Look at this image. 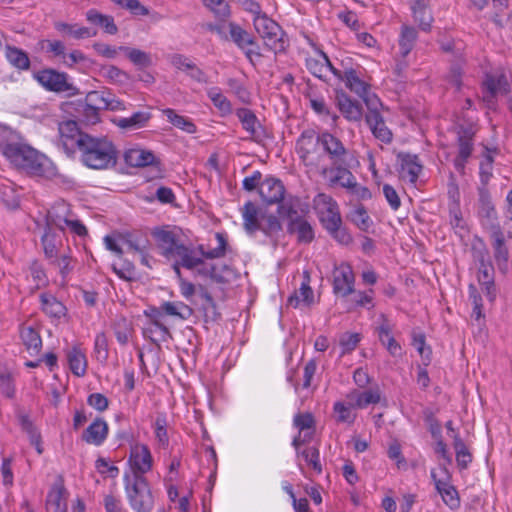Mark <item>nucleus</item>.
<instances>
[{
  "label": "nucleus",
  "mask_w": 512,
  "mask_h": 512,
  "mask_svg": "<svg viewBox=\"0 0 512 512\" xmlns=\"http://www.w3.org/2000/svg\"><path fill=\"white\" fill-rule=\"evenodd\" d=\"M353 158L352 152L340 138L327 130L323 131L322 163L327 165L329 174H333L329 180H348Z\"/></svg>",
  "instance_id": "nucleus-1"
},
{
  "label": "nucleus",
  "mask_w": 512,
  "mask_h": 512,
  "mask_svg": "<svg viewBox=\"0 0 512 512\" xmlns=\"http://www.w3.org/2000/svg\"><path fill=\"white\" fill-rule=\"evenodd\" d=\"M81 162L96 170L114 167L118 160V151L111 140L107 137H94L88 135L85 141H80Z\"/></svg>",
  "instance_id": "nucleus-2"
},
{
  "label": "nucleus",
  "mask_w": 512,
  "mask_h": 512,
  "mask_svg": "<svg viewBox=\"0 0 512 512\" xmlns=\"http://www.w3.org/2000/svg\"><path fill=\"white\" fill-rule=\"evenodd\" d=\"M323 131L317 132L309 128L302 131L295 143V151L307 168L308 172L318 174L323 178L329 175L325 163H322Z\"/></svg>",
  "instance_id": "nucleus-3"
},
{
  "label": "nucleus",
  "mask_w": 512,
  "mask_h": 512,
  "mask_svg": "<svg viewBox=\"0 0 512 512\" xmlns=\"http://www.w3.org/2000/svg\"><path fill=\"white\" fill-rule=\"evenodd\" d=\"M153 235L161 249V254L166 259L181 258L182 266L189 270L203 264V259L195 255V250L181 243L174 232L157 229Z\"/></svg>",
  "instance_id": "nucleus-4"
},
{
  "label": "nucleus",
  "mask_w": 512,
  "mask_h": 512,
  "mask_svg": "<svg viewBox=\"0 0 512 512\" xmlns=\"http://www.w3.org/2000/svg\"><path fill=\"white\" fill-rule=\"evenodd\" d=\"M1 150L17 167L31 174H44L47 159L31 146L20 142H8L1 146Z\"/></svg>",
  "instance_id": "nucleus-5"
},
{
  "label": "nucleus",
  "mask_w": 512,
  "mask_h": 512,
  "mask_svg": "<svg viewBox=\"0 0 512 512\" xmlns=\"http://www.w3.org/2000/svg\"><path fill=\"white\" fill-rule=\"evenodd\" d=\"M125 492L131 508L136 512H150L154 507V496L145 476L124 475Z\"/></svg>",
  "instance_id": "nucleus-6"
},
{
  "label": "nucleus",
  "mask_w": 512,
  "mask_h": 512,
  "mask_svg": "<svg viewBox=\"0 0 512 512\" xmlns=\"http://www.w3.org/2000/svg\"><path fill=\"white\" fill-rule=\"evenodd\" d=\"M253 24L267 48L274 53H280L285 50V32L276 21L268 17L267 14H263L254 16Z\"/></svg>",
  "instance_id": "nucleus-7"
},
{
  "label": "nucleus",
  "mask_w": 512,
  "mask_h": 512,
  "mask_svg": "<svg viewBox=\"0 0 512 512\" xmlns=\"http://www.w3.org/2000/svg\"><path fill=\"white\" fill-rule=\"evenodd\" d=\"M313 207L327 232L342 224L338 204L330 195L318 193L313 199Z\"/></svg>",
  "instance_id": "nucleus-8"
},
{
  "label": "nucleus",
  "mask_w": 512,
  "mask_h": 512,
  "mask_svg": "<svg viewBox=\"0 0 512 512\" xmlns=\"http://www.w3.org/2000/svg\"><path fill=\"white\" fill-rule=\"evenodd\" d=\"M60 144L68 156H73L81 147L80 141H85L89 134L82 132L76 121L67 120L58 126Z\"/></svg>",
  "instance_id": "nucleus-9"
},
{
  "label": "nucleus",
  "mask_w": 512,
  "mask_h": 512,
  "mask_svg": "<svg viewBox=\"0 0 512 512\" xmlns=\"http://www.w3.org/2000/svg\"><path fill=\"white\" fill-rule=\"evenodd\" d=\"M236 116L241 122L242 128L249 134V140L257 144H263L270 138L267 129L251 109L239 108L236 111Z\"/></svg>",
  "instance_id": "nucleus-10"
},
{
  "label": "nucleus",
  "mask_w": 512,
  "mask_h": 512,
  "mask_svg": "<svg viewBox=\"0 0 512 512\" xmlns=\"http://www.w3.org/2000/svg\"><path fill=\"white\" fill-rule=\"evenodd\" d=\"M129 463L132 474L130 476H145L153 467V458L147 445L136 443L130 448Z\"/></svg>",
  "instance_id": "nucleus-11"
},
{
  "label": "nucleus",
  "mask_w": 512,
  "mask_h": 512,
  "mask_svg": "<svg viewBox=\"0 0 512 512\" xmlns=\"http://www.w3.org/2000/svg\"><path fill=\"white\" fill-rule=\"evenodd\" d=\"M355 276L348 263H341L333 270V293L337 296L347 297L355 293Z\"/></svg>",
  "instance_id": "nucleus-12"
},
{
  "label": "nucleus",
  "mask_w": 512,
  "mask_h": 512,
  "mask_svg": "<svg viewBox=\"0 0 512 512\" xmlns=\"http://www.w3.org/2000/svg\"><path fill=\"white\" fill-rule=\"evenodd\" d=\"M34 78L47 90L53 92L68 91L71 85L68 83L67 74L55 69H43L34 74Z\"/></svg>",
  "instance_id": "nucleus-13"
},
{
  "label": "nucleus",
  "mask_w": 512,
  "mask_h": 512,
  "mask_svg": "<svg viewBox=\"0 0 512 512\" xmlns=\"http://www.w3.org/2000/svg\"><path fill=\"white\" fill-rule=\"evenodd\" d=\"M479 209L478 214L485 229L493 232V227H501L497 221V212L491 201L489 191L485 187H478Z\"/></svg>",
  "instance_id": "nucleus-14"
},
{
  "label": "nucleus",
  "mask_w": 512,
  "mask_h": 512,
  "mask_svg": "<svg viewBox=\"0 0 512 512\" xmlns=\"http://www.w3.org/2000/svg\"><path fill=\"white\" fill-rule=\"evenodd\" d=\"M335 103L347 121L358 122L362 119V105L357 100L352 99L346 92L336 91Z\"/></svg>",
  "instance_id": "nucleus-15"
},
{
  "label": "nucleus",
  "mask_w": 512,
  "mask_h": 512,
  "mask_svg": "<svg viewBox=\"0 0 512 512\" xmlns=\"http://www.w3.org/2000/svg\"><path fill=\"white\" fill-rule=\"evenodd\" d=\"M285 192L282 181L272 176L265 178L259 187V195L267 205L279 203L283 200Z\"/></svg>",
  "instance_id": "nucleus-16"
},
{
  "label": "nucleus",
  "mask_w": 512,
  "mask_h": 512,
  "mask_svg": "<svg viewBox=\"0 0 512 512\" xmlns=\"http://www.w3.org/2000/svg\"><path fill=\"white\" fill-rule=\"evenodd\" d=\"M492 239V247L494 250V259L502 273H506L508 269V249L505 245L504 233L501 227H493V232H490Z\"/></svg>",
  "instance_id": "nucleus-17"
},
{
  "label": "nucleus",
  "mask_w": 512,
  "mask_h": 512,
  "mask_svg": "<svg viewBox=\"0 0 512 512\" xmlns=\"http://www.w3.org/2000/svg\"><path fill=\"white\" fill-rule=\"evenodd\" d=\"M67 497L68 492L64 486L62 477H59L49 491L46 499L48 509L53 512H67Z\"/></svg>",
  "instance_id": "nucleus-18"
},
{
  "label": "nucleus",
  "mask_w": 512,
  "mask_h": 512,
  "mask_svg": "<svg viewBox=\"0 0 512 512\" xmlns=\"http://www.w3.org/2000/svg\"><path fill=\"white\" fill-rule=\"evenodd\" d=\"M16 417L22 431H24L28 435L30 444L35 447L39 455L42 454V437L39 430L36 428L33 421L30 419L29 415L26 414L23 410L18 409L16 411Z\"/></svg>",
  "instance_id": "nucleus-19"
},
{
  "label": "nucleus",
  "mask_w": 512,
  "mask_h": 512,
  "mask_svg": "<svg viewBox=\"0 0 512 512\" xmlns=\"http://www.w3.org/2000/svg\"><path fill=\"white\" fill-rule=\"evenodd\" d=\"M70 213L68 205L64 202L52 206L46 216L47 229L51 230L52 227H55L64 231L70 219Z\"/></svg>",
  "instance_id": "nucleus-20"
},
{
  "label": "nucleus",
  "mask_w": 512,
  "mask_h": 512,
  "mask_svg": "<svg viewBox=\"0 0 512 512\" xmlns=\"http://www.w3.org/2000/svg\"><path fill=\"white\" fill-rule=\"evenodd\" d=\"M108 425L102 418H96L82 434V440L88 444L101 445L107 438Z\"/></svg>",
  "instance_id": "nucleus-21"
},
{
  "label": "nucleus",
  "mask_w": 512,
  "mask_h": 512,
  "mask_svg": "<svg viewBox=\"0 0 512 512\" xmlns=\"http://www.w3.org/2000/svg\"><path fill=\"white\" fill-rule=\"evenodd\" d=\"M310 282V272L308 270H304L300 288L288 298L289 305L296 308L300 302H303L306 305H311L314 302V293L310 286Z\"/></svg>",
  "instance_id": "nucleus-22"
},
{
  "label": "nucleus",
  "mask_w": 512,
  "mask_h": 512,
  "mask_svg": "<svg viewBox=\"0 0 512 512\" xmlns=\"http://www.w3.org/2000/svg\"><path fill=\"white\" fill-rule=\"evenodd\" d=\"M155 315H166L187 320L193 315V309L181 301L163 302L159 308L153 310Z\"/></svg>",
  "instance_id": "nucleus-23"
},
{
  "label": "nucleus",
  "mask_w": 512,
  "mask_h": 512,
  "mask_svg": "<svg viewBox=\"0 0 512 512\" xmlns=\"http://www.w3.org/2000/svg\"><path fill=\"white\" fill-rule=\"evenodd\" d=\"M345 86L357 96L366 95L370 90V84L361 78V71L354 68H345L343 71V78Z\"/></svg>",
  "instance_id": "nucleus-24"
},
{
  "label": "nucleus",
  "mask_w": 512,
  "mask_h": 512,
  "mask_svg": "<svg viewBox=\"0 0 512 512\" xmlns=\"http://www.w3.org/2000/svg\"><path fill=\"white\" fill-rule=\"evenodd\" d=\"M41 310L50 318L60 319L67 313L66 306L53 294L44 292L39 296Z\"/></svg>",
  "instance_id": "nucleus-25"
},
{
  "label": "nucleus",
  "mask_w": 512,
  "mask_h": 512,
  "mask_svg": "<svg viewBox=\"0 0 512 512\" xmlns=\"http://www.w3.org/2000/svg\"><path fill=\"white\" fill-rule=\"evenodd\" d=\"M347 399L351 400L352 405L357 409H364L370 404H378L381 401V392L379 388L364 391L353 390L347 394Z\"/></svg>",
  "instance_id": "nucleus-26"
},
{
  "label": "nucleus",
  "mask_w": 512,
  "mask_h": 512,
  "mask_svg": "<svg viewBox=\"0 0 512 512\" xmlns=\"http://www.w3.org/2000/svg\"><path fill=\"white\" fill-rule=\"evenodd\" d=\"M287 231L290 234L296 233L297 240L300 243H311L314 240V230L312 225L307 221L304 216L289 221L287 225Z\"/></svg>",
  "instance_id": "nucleus-27"
},
{
  "label": "nucleus",
  "mask_w": 512,
  "mask_h": 512,
  "mask_svg": "<svg viewBox=\"0 0 512 512\" xmlns=\"http://www.w3.org/2000/svg\"><path fill=\"white\" fill-rule=\"evenodd\" d=\"M398 158L401 161V173L403 177H407L411 183H416L422 171V165L419 163L417 155L400 153Z\"/></svg>",
  "instance_id": "nucleus-28"
},
{
  "label": "nucleus",
  "mask_w": 512,
  "mask_h": 512,
  "mask_svg": "<svg viewBox=\"0 0 512 512\" xmlns=\"http://www.w3.org/2000/svg\"><path fill=\"white\" fill-rule=\"evenodd\" d=\"M241 212L244 230L247 234L254 235L261 228L258 207L253 202L248 201L244 204Z\"/></svg>",
  "instance_id": "nucleus-29"
},
{
  "label": "nucleus",
  "mask_w": 512,
  "mask_h": 512,
  "mask_svg": "<svg viewBox=\"0 0 512 512\" xmlns=\"http://www.w3.org/2000/svg\"><path fill=\"white\" fill-rule=\"evenodd\" d=\"M475 131L472 127L459 126L457 129L458 155L470 158L473 152Z\"/></svg>",
  "instance_id": "nucleus-30"
},
{
  "label": "nucleus",
  "mask_w": 512,
  "mask_h": 512,
  "mask_svg": "<svg viewBox=\"0 0 512 512\" xmlns=\"http://www.w3.org/2000/svg\"><path fill=\"white\" fill-rule=\"evenodd\" d=\"M54 28L63 36H70L76 40L93 37L97 31H91L87 27L79 26L78 24H69L62 21L54 22Z\"/></svg>",
  "instance_id": "nucleus-31"
},
{
  "label": "nucleus",
  "mask_w": 512,
  "mask_h": 512,
  "mask_svg": "<svg viewBox=\"0 0 512 512\" xmlns=\"http://www.w3.org/2000/svg\"><path fill=\"white\" fill-rule=\"evenodd\" d=\"M86 20L96 26H100L105 33L115 35L118 27L114 18L110 15L102 14L96 9H90L86 12Z\"/></svg>",
  "instance_id": "nucleus-32"
},
{
  "label": "nucleus",
  "mask_w": 512,
  "mask_h": 512,
  "mask_svg": "<svg viewBox=\"0 0 512 512\" xmlns=\"http://www.w3.org/2000/svg\"><path fill=\"white\" fill-rule=\"evenodd\" d=\"M478 281L489 300L495 298L494 267L491 262L478 266Z\"/></svg>",
  "instance_id": "nucleus-33"
},
{
  "label": "nucleus",
  "mask_w": 512,
  "mask_h": 512,
  "mask_svg": "<svg viewBox=\"0 0 512 512\" xmlns=\"http://www.w3.org/2000/svg\"><path fill=\"white\" fill-rule=\"evenodd\" d=\"M125 162L131 167H144L155 163V156L152 152L143 149H130L124 154Z\"/></svg>",
  "instance_id": "nucleus-34"
},
{
  "label": "nucleus",
  "mask_w": 512,
  "mask_h": 512,
  "mask_svg": "<svg viewBox=\"0 0 512 512\" xmlns=\"http://www.w3.org/2000/svg\"><path fill=\"white\" fill-rule=\"evenodd\" d=\"M5 56L8 62L16 69L26 71L30 68V58L24 50L12 46H5Z\"/></svg>",
  "instance_id": "nucleus-35"
},
{
  "label": "nucleus",
  "mask_w": 512,
  "mask_h": 512,
  "mask_svg": "<svg viewBox=\"0 0 512 512\" xmlns=\"http://www.w3.org/2000/svg\"><path fill=\"white\" fill-rule=\"evenodd\" d=\"M377 330L379 340L386 347L388 352L392 356L401 355V346L392 336L390 324L386 319L383 320V323L378 327Z\"/></svg>",
  "instance_id": "nucleus-36"
},
{
  "label": "nucleus",
  "mask_w": 512,
  "mask_h": 512,
  "mask_svg": "<svg viewBox=\"0 0 512 512\" xmlns=\"http://www.w3.org/2000/svg\"><path fill=\"white\" fill-rule=\"evenodd\" d=\"M465 64L466 59L463 52L456 53L455 57L450 60V69L447 79L457 90H460L462 86V75Z\"/></svg>",
  "instance_id": "nucleus-37"
},
{
  "label": "nucleus",
  "mask_w": 512,
  "mask_h": 512,
  "mask_svg": "<svg viewBox=\"0 0 512 512\" xmlns=\"http://www.w3.org/2000/svg\"><path fill=\"white\" fill-rule=\"evenodd\" d=\"M348 180L333 181L329 180L328 184L330 187L340 186L347 189L351 194L356 195L360 199H370L371 192L367 187L361 186L356 182L355 176L351 173Z\"/></svg>",
  "instance_id": "nucleus-38"
},
{
  "label": "nucleus",
  "mask_w": 512,
  "mask_h": 512,
  "mask_svg": "<svg viewBox=\"0 0 512 512\" xmlns=\"http://www.w3.org/2000/svg\"><path fill=\"white\" fill-rule=\"evenodd\" d=\"M66 356L72 373L78 377L84 376L87 370V360L81 349L73 347L67 351Z\"/></svg>",
  "instance_id": "nucleus-39"
},
{
  "label": "nucleus",
  "mask_w": 512,
  "mask_h": 512,
  "mask_svg": "<svg viewBox=\"0 0 512 512\" xmlns=\"http://www.w3.org/2000/svg\"><path fill=\"white\" fill-rule=\"evenodd\" d=\"M118 49L124 52L129 61L140 69L148 68L153 64L151 55L145 51L127 46H119Z\"/></svg>",
  "instance_id": "nucleus-40"
},
{
  "label": "nucleus",
  "mask_w": 512,
  "mask_h": 512,
  "mask_svg": "<svg viewBox=\"0 0 512 512\" xmlns=\"http://www.w3.org/2000/svg\"><path fill=\"white\" fill-rule=\"evenodd\" d=\"M417 37L418 33L414 27L402 25L399 37V51L403 58H405L412 51Z\"/></svg>",
  "instance_id": "nucleus-41"
},
{
  "label": "nucleus",
  "mask_w": 512,
  "mask_h": 512,
  "mask_svg": "<svg viewBox=\"0 0 512 512\" xmlns=\"http://www.w3.org/2000/svg\"><path fill=\"white\" fill-rule=\"evenodd\" d=\"M413 17L419 23V27L423 31H429L433 22L430 9L425 5L423 0H417L412 6Z\"/></svg>",
  "instance_id": "nucleus-42"
},
{
  "label": "nucleus",
  "mask_w": 512,
  "mask_h": 512,
  "mask_svg": "<svg viewBox=\"0 0 512 512\" xmlns=\"http://www.w3.org/2000/svg\"><path fill=\"white\" fill-rule=\"evenodd\" d=\"M278 204L277 213L281 218H286L289 221H293L294 219H298L301 217L298 213V207L300 205V200L297 197H287L283 198Z\"/></svg>",
  "instance_id": "nucleus-43"
},
{
  "label": "nucleus",
  "mask_w": 512,
  "mask_h": 512,
  "mask_svg": "<svg viewBox=\"0 0 512 512\" xmlns=\"http://www.w3.org/2000/svg\"><path fill=\"white\" fill-rule=\"evenodd\" d=\"M231 40L238 48L244 50L248 45H254L255 39L246 30L234 22L228 24Z\"/></svg>",
  "instance_id": "nucleus-44"
},
{
  "label": "nucleus",
  "mask_w": 512,
  "mask_h": 512,
  "mask_svg": "<svg viewBox=\"0 0 512 512\" xmlns=\"http://www.w3.org/2000/svg\"><path fill=\"white\" fill-rule=\"evenodd\" d=\"M163 114L167 117L168 121L175 127L189 134H193L197 131L196 125L192 122L190 118L177 114L175 110L167 108L163 110Z\"/></svg>",
  "instance_id": "nucleus-45"
},
{
  "label": "nucleus",
  "mask_w": 512,
  "mask_h": 512,
  "mask_svg": "<svg viewBox=\"0 0 512 512\" xmlns=\"http://www.w3.org/2000/svg\"><path fill=\"white\" fill-rule=\"evenodd\" d=\"M357 409L356 406L352 405V401L348 400L345 402H335L333 411L336 414V421L340 423L353 424L356 419V413L353 412Z\"/></svg>",
  "instance_id": "nucleus-46"
},
{
  "label": "nucleus",
  "mask_w": 512,
  "mask_h": 512,
  "mask_svg": "<svg viewBox=\"0 0 512 512\" xmlns=\"http://www.w3.org/2000/svg\"><path fill=\"white\" fill-rule=\"evenodd\" d=\"M453 447L456 453V462L460 469H466L472 462V454L458 434L453 435Z\"/></svg>",
  "instance_id": "nucleus-47"
},
{
  "label": "nucleus",
  "mask_w": 512,
  "mask_h": 512,
  "mask_svg": "<svg viewBox=\"0 0 512 512\" xmlns=\"http://www.w3.org/2000/svg\"><path fill=\"white\" fill-rule=\"evenodd\" d=\"M112 328L117 341L121 345H126L132 332L131 322L124 316H117L113 321Z\"/></svg>",
  "instance_id": "nucleus-48"
},
{
  "label": "nucleus",
  "mask_w": 512,
  "mask_h": 512,
  "mask_svg": "<svg viewBox=\"0 0 512 512\" xmlns=\"http://www.w3.org/2000/svg\"><path fill=\"white\" fill-rule=\"evenodd\" d=\"M150 118L151 114L149 112L138 111L130 117L120 118L117 125L123 129H138L144 127Z\"/></svg>",
  "instance_id": "nucleus-49"
},
{
  "label": "nucleus",
  "mask_w": 512,
  "mask_h": 512,
  "mask_svg": "<svg viewBox=\"0 0 512 512\" xmlns=\"http://www.w3.org/2000/svg\"><path fill=\"white\" fill-rule=\"evenodd\" d=\"M101 75L109 82L114 84H126L130 80V75L114 65L103 66L100 70Z\"/></svg>",
  "instance_id": "nucleus-50"
},
{
  "label": "nucleus",
  "mask_w": 512,
  "mask_h": 512,
  "mask_svg": "<svg viewBox=\"0 0 512 512\" xmlns=\"http://www.w3.org/2000/svg\"><path fill=\"white\" fill-rule=\"evenodd\" d=\"M208 97L213 105L220 111L221 115L225 116L232 112L231 102L221 93L219 88H211L208 91Z\"/></svg>",
  "instance_id": "nucleus-51"
},
{
  "label": "nucleus",
  "mask_w": 512,
  "mask_h": 512,
  "mask_svg": "<svg viewBox=\"0 0 512 512\" xmlns=\"http://www.w3.org/2000/svg\"><path fill=\"white\" fill-rule=\"evenodd\" d=\"M215 238L218 242V245L213 249L205 251L203 245L198 246V250L200 251L203 257L207 259H217L225 256L227 247V239L225 235L223 233L217 232L215 234Z\"/></svg>",
  "instance_id": "nucleus-52"
},
{
  "label": "nucleus",
  "mask_w": 512,
  "mask_h": 512,
  "mask_svg": "<svg viewBox=\"0 0 512 512\" xmlns=\"http://www.w3.org/2000/svg\"><path fill=\"white\" fill-rule=\"evenodd\" d=\"M0 391L1 393L12 399L15 396V385L12 373L3 365L0 364Z\"/></svg>",
  "instance_id": "nucleus-53"
},
{
  "label": "nucleus",
  "mask_w": 512,
  "mask_h": 512,
  "mask_svg": "<svg viewBox=\"0 0 512 512\" xmlns=\"http://www.w3.org/2000/svg\"><path fill=\"white\" fill-rule=\"evenodd\" d=\"M41 242L46 258L52 260L57 257L58 245L60 244V241L57 239L56 234L51 233V230L46 229L44 235L41 238Z\"/></svg>",
  "instance_id": "nucleus-54"
},
{
  "label": "nucleus",
  "mask_w": 512,
  "mask_h": 512,
  "mask_svg": "<svg viewBox=\"0 0 512 512\" xmlns=\"http://www.w3.org/2000/svg\"><path fill=\"white\" fill-rule=\"evenodd\" d=\"M202 2L217 19L224 21L230 16V8L225 0H202Z\"/></svg>",
  "instance_id": "nucleus-55"
},
{
  "label": "nucleus",
  "mask_w": 512,
  "mask_h": 512,
  "mask_svg": "<svg viewBox=\"0 0 512 512\" xmlns=\"http://www.w3.org/2000/svg\"><path fill=\"white\" fill-rule=\"evenodd\" d=\"M472 257L474 261L479 265L491 262L489 251L486 244L481 238H475L471 246Z\"/></svg>",
  "instance_id": "nucleus-56"
},
{
  "label": "nucleus",
  "mask_w": 512,
  "mask_h": 512,
  "mask_svg": "<svg viewBox=\"0 0 512 512\" xmlns=\"http://www.w3.org/2000/svg\"><path fill=\"white\" fill-rule=\"evenodd\" d=\"M30 275L34 282L33 291L40 289L48 284V277L46 272L39 261L34 260L29 266Z\"/></svg>",
  "instance_id": "nucleus-57"
},
{
  "label": "nucleus",
  "mask_w": 512,
  "mask_h": 512,
  "mask_svg": "<svg viewBox=\"0 0 512 512\" xmlns=\"http://www.w3.org/2000/svg\"><path fill=\"white\" fill-rule=\"evenodd\" d=\"M21 339L28 350L38 352L42 346L39 333L32 327H26L21 331Z\"/></svg>",
  "instance_id": "nucleus-58"
},
{
  "label": "nucleus",
  "mask_w": 512,
  "mask_h": 512,
  "mask_svg": "<svg viewBox=\"0 0 512 512\" xmlns=\"http://www.w3.org/2000/svg\"><path fill=\"white\" fill-rule=\"evenodd\" d=\"M350 219L362 231H368L372 224L370 216L362 205L350 213Z\"/></svg>",
  "instance_id": "nucleus-59"
},
{
  "label": "nucleus",
  "mask_w": 512,
  "mask_h": 512,
  "mask_svg": "<svg viewBox=\"0 0 512 512\" xmlns=\"http://www.w3.org/2000/svg\"><path fill=\"white\" fill-rule=\"evenodd\" d=\"M412 345L416 348L422 359L425 361V365H428L431 361L432 351L430 347H425V335L420 332H413Z\"/></svg>",
  "instance_id": "nucleus-60"
},
{
  "label": "nucleus",
  "mask_w": 512,
  "mask_h": 512,
  "mask_svg": "<svg viewBox=\"0 0 512 512\" xmlns=\"http://www.w3.org/2000/svg\"><path fill=\"white\" fill-rule=\"evenodd\" d=\"M123 243L127 245L129 251L143 254L147 250L148 240L144 237H138L133 234H127L123 237Z\"/></svg>",
  "instance_id": "nucleus-61"
},
{
  "label": "nucleus",
  "mask_w": 512,
  "mask_h": 512,
  "mask_svg": "<svg viewBox=\"0 0 512 512\" xmlns=\"http://www.w3.org/2000/svg\"><path fill=\"white\" fill-rule=\"evenodd\" d=\"M301 456L316 473H322V465L320 463V453L318 448L314 446L308 447L301 452Z\"/></svg>",
  "instance_id": "nucleus-62"
},
{
  "label": "nucleus",
  "mask_w": 512,
  "mask_h": 512,
  "mask_svg": "<svg viewBox=\"0 0 512 512\" xmlns=\"http://www.w3.org/2000/svg\"><path fill=\"white\" fill-rule=\"evenodd\" d=\"M361 340L359 333H344L341 335L339 344L342 348L341 355L351 353Z\"/></svg>",
  "instance_id": "nucleus-63"
},
{
  "label": "nucleus",
  "mask_w": 512,
  "mask_h": 512,
  "mask_svg": "<svg viewBox=\"0 0 512 512\" xmlns=\"http://www.w3.org/2000/svg\"><path fill=\"white\" fill-rule=\"evenodd\" d=\"M108 92L106 91H90L85 97V102L96 109L105 110Z\"/></svg>",
  "instance_id": "nucleus-64"
}]
</instances>
